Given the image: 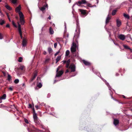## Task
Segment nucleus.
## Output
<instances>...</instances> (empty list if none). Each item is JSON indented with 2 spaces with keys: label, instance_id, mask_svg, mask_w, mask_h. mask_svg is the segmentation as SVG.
<instances>
[{
  "label": "nucleus",
  "instance_id": "1",
  "mask_svg": "<svg viewBox=\"0 0 132 132\" xmlns=\"http://www.w3.org/2000/svg\"><path fill=\"white\" fill-rule=\"evenodd\" d=\"M21 7L20 5L15 9V11L17 13H18L20 17V20L21 25H23L25 21L24 20V15L20 11L21 10Z\"/></svg>",
  "mask_w": 132,
  "mask_h": 132
},
{
  "label": "nucleus",
  "instance_id": "2",
  "mask_svg": "<svg viewBox=\"0 0 132 132\" xmlns=\"http://www.w3.org/2000/svg\"><path fill=\"white\" fill-rule=\"evenodd\" d=\"M77 48H78V46L76 45L75 43L73 42L71 47V52L73 54L76 51Z\"/></svg>",
  "mask_w": 132,
  "mask_h": 132
},
{
  "label": "nucleus",
  "instance_id": "3",
  "mask_svg": "<svg viewBox=\"0 0 132 132\" xmlns=\"http://www.w3.org/2000/svg\"><path fill=\"white\" fill-rule=\"evenodd\" d=\"M77 29H76V31L77 30H78V32L77 34H75L74 36V38H78V37L79 35L80 34V29H79V27L78 26V25L77 24Z\"/></svg>",
  "mask_w": 132,
  "mask_h": 132
},
{
  "label": "nucleus",
  "instance_id": "4",
  "mask_svg": "<svg viewBox=\"0 0 132 132\" xmlns=\"http://www.w3.org/2000/svg\"><path fill=\"white\" fill-rule=\"evenodd\" d=\"M69 67L71 69V72H74L75 71L76 67L73 64H71Z\"/></svg>",
  "mask_w": 132,
  "mask_h": 132
},
{
  "label": "nucleus",
  "instance_id": "5",
  "mask_svg": "<svg viewBox=\"0 0 132 132\" xmlns=\"http://www.w3.org/2000/svg\"><path fill=\"white\" fill-rule=\"evenodd\" d=\"M18 30L19 32V34L20 35L21 38V39H22V33L21 31V25L20 24L19 22H18Z\"/></svg>",
  "mask_w": 132,
  "mask_h": 132
},
{
  "label": "nucleus",
  "instance_id": "6",
  "mask_svg": "<svg viewBox=\"0 0 132 132\" xmlns=\"http://www.w3.org/2000/svg\"><path fill=\"white\" fill-rule=\"evenodd\" d=\"M48 5L47 4H46L45 5H44L41 8L39 7L40 9L43 12L46 9H48Z\"/></svg>",
  "mask_w": 132,
  "mask_h": 132
},
{
  "label": "nucleus",
  "instance_id": "7",
  "mask_svg": "<svg viewBox=\"0 0 132 132\" xmlns=\"http://www.w3.org/2000/svg\"><path fill=\"white\" fill-rule=\"evenodd\" d=\"M57 73L56 75V77H59L60 76H61L63 73V71L62 70H61L57 72Z\"/></svg>",
  "mask_w": 132,
  "mask_h": 132
},
{
  "label": "nucleus",
  "instance_id": "8",
  "mask_svg": "<svg viewBox=\"0 0 132 132\" xmlns=\"http://www.w3.org/2000/svg\"><path fill=\"white\" fill-rule=\"evenodd\" d=\"M117 26V27H119L121 24V21L119 19H117L116 20Z\"/></svg>",
  "mask_w": 132,
  "mask_h": 132
},
{
  "label": "nucleus",
  "instance_id": "9",
  "mask_svg": "<svg viewBox=\"0 0 132 132\" xmlns=\"http://www.w3.org/2000/svg\"><path fill=\"white\" fill-rule=\"evenodd\" d=\"M118 37L120 39L122 40H123L125 39V36L124 35H123L120 34L118 36Z\"/></svg>",
  "mask_w": 132,
  "mask_h": 132
},
{
  "label": "nucleus",
  "instance_id": "10",
  "mask_svg": "<svg viewBox=\"0 0 132 132\" xmlns=\"http://www.w3.org/2000/svg\"><path fill=\"white\" fill-rule=\"evenodd\" d=\"M111 17L109 16V14H108L106 18L105 21L106 24H107L109 23V22L110 21V20L111 19Z\"/></svg>",
  "mask_w": 132,
  "mask_h": 132
},
{
  "label": "nucleus",
  "instance_id": "11",
  "mask_svg": "<svg viewBox=\"0 0 132 132\" xmlns=\"http://www.w3.org/2000/svg\"><path fill=\"white\" fill-rule=\"evenodd\" d=\"M27 41L25 39H23L22 43V46L23 47L26 46L27 44Z\"/></svg>",
  "mask_w": 132,
  "mask_h": 132
},
{
  "label": "nucleus",
  "instance_id": "12",
  "mask_svg": "<svg viewBox=\"0 0 132 132\" xmlns=\"http://www.w3.org/2000/svg\"><path fill=\"white\" fill-rule=\"evenodd\" d=\"M119 123V120L117 119H114L113 121V123L114 125L116 126Z\"/></svg>",
  "mask_w": 132,
  "mask_h": 132
},
{
  "label": "nucleus",
  "instance_id": "13",
  "mask_svg": "<svg viewBox=\"0 0 132 132\" xmlns=\"http://www.w3.org/2000/svg\"><path fill=\"white\" fill-rule=\"evenodd\" d=\"M83 62L86 65H89L90 64V63L84 60H83Z\"/></svg>",
  "mask_w": 132,
  "mask_h": 132
},
{
  "label": "nucleus",
  "instance_id": "14",
  "mask_svg": "<svg viewBox=\"0 0 132 132\" xmlns=\"http://www.w3.org/2000/svg\"><path fill=\"white\" fill-rule=\"evenodd\" d=\"M78 3L79 4H85L86 3V2L85 0H82L81 1H78Z\"/></svg>",
  "mask_w": 132,
  "mask_h": 132
},
{
  "label": "nucleus",
  "instance_id": "15",
  "mask_svg": "<svg viewBox=\"0 0 132 132\" xmlns=\"http://www.w3.org/2000/svg\"><path fill=\"white\" fill-rule=\"evenodd\" d=\"M37 76V74L36 73H35L34 75L31 78L30 80V82L32 81L36 78Z\"/></svg>",
  "mask_w": 132,
  "mask_h": 132
},
{
  "label": "nucleus",
  "instance_id": "16",
  "mask_svg": "<svg viewBox=\"0 0 132 132\" xmlns=\"http://www.w3.org/2000/svg\"><path fill=\"white\" fill-rule=\"evenodd\" d=\"M103 80L105 83L106 84V85H107V86L109 88V90H111V88L110 87V85H109V83L106 82V81L104 79Z\"/></svg>",
  "mask_w": 132,
  "mask_h": 132
},
{
  "label": "nucleus",
  "instance_id": "17",
  "mask_svg": "<svg viewBox=\"0 0 132 132\" xmlns=\"http://www.w3.org/2000/svg\"><path fill=\"white\" fill-rule=\"evenodd\" d=\"M79 10L82 14H83L84 15H85L86 13L85 11L84 10L79 9Z\"/></svg>",
  "mask_w": 132,
  "mask_h": 132
},
{
  "label": "nucleus",
  "instance_id": "18",
  "mask_svg": "<svg viewBox=\"0 0 132 132\" xmlns=\"http://www.w3.org/2000/svg\"><path fill=\"white\" fill-rule=\"evenodd\" d=\"M33 117L34 120L37 119L38 118L37 116V114L36 113H34L33 114Z\"/></svg>",
  "mask_w": 132,
  "mask_h": 132
},
{
  "label": "nucleus",
  "instance_id": "19",
  "mask_svg": "<svg viewBox=\"0 0 132 132\" xmlns=\"http://www.w3.org/2000/svg\"><path fill=\"white\" fill-rule=\"evenodd\" d=\"M70 59H69L66 62V67L67 68H68L69 67V65L70 64Z\"/></svg>",
  "mask_w": 132,
  "mask_h": 132
},
{
  "label": "nucleus",
  "instance_id": "20",
  "mask_svg": "<svg viewBox=\"0 0 132 132\" xmlns=\"http://www.w3.org/2000/svg\"><path fill=\"white\" fill-rule=\"evenodd\" d=\"M50 32V34H52L54 33L53 30L51 27H50L49 29Z\"/></svg>",
  "mask_w": 132,
  "mask_h": 132
},
{
  "label": "nucleus",
  "instance_id": "21",
  "mask_svg": "<svg viewBox=\"0 0 132 132\" xmlns=\"http://www.w3.org/2000/svg\"><path fill=\"white\" fill-rule=\"evenodd\" d=\"M5 7L9 10H12V8L8 5H6L5 6Z\"/></svg>",
  "mask_w": 132,
  "mask_h": 132
},
{
  "label": "nucleus",
  "instance_id": "22",
  "mask_svg": "<svg viewBox=\"0 0 132 132\" xmlns=\"http://www.w3.org/2000/svg\"><path fill=\"white\" fill-rule=\"evenodd\" d=\"M61 59V56H58L56 59V63L58 61H59Z\"/></svg>",
  "mask_w": 132,
  "mask_h": 132
},
{
  "label": "nucleus",
  "instance_id": "23",
  "mask_svg": "<svg viewBox=\"0 0 132 132\" xmlns=\"http://www.w3.org/2000/svg\"><path fill=\"white\" fill-rule=\"evenodd\" d=\"M42 84L41 83H38L37 84V86L39 88H40L42 86Z\"/></svg>",
  "mask_w": 132,
  "mask_h": 132
},
{
  "label": "nucleus",
  "instance_id": "24",
  "mask_svg": "<svg viewBox=\"0 0 132 132\" xmlns=\"http://www.w3.org/2000/svg\"><path fill=\"white\" fill-rule=\"evenodd\" d=\"M5 22L4 20L2 19L0 20V24L2 25Z\"/></svg>",
  "mask_w": 132,
  "mask_h": 132
},
{
  "label": "nucleus",
  "instance_id": "25",
  "mask_svg": "<svg viewBox=\"0 0 132 132\" xmlns=\"http://www.w3.org/2000/svg\"><path fill=\"white\" fill-rule=\"evenodd\" d=\"M34 121L35 122L36 124H38L39 123V122L38 120V119H37L34 120Z\"/></svg>",
  "mask_w": 132,
  "mask_h": 132
},
{
  "label": "nucleus",
  "instance_id": "26",
  "mask_svg": "<svg viewBox=\"0 0 132 132\" xmlns=\"http://www.w3.org/2000/svg\"><path fill=\"white\" fill-rule=\"evenodd\" d=\"M123 15L125 17L127 18L128 19H129V17L128 15L126 14L125 13H123Z\"/></svg>",
  "mask_w": 132,
  "mask_h": 132
},
{
  "label": "nucleus",
  "instance_id": "27",
  "mask_svg": "<svg viewBox=\"0 0 132 132\" xmlns=\"http://www.w3.org/2000/svg\"><path fill=\"white\" fill-rule=\"evenodd\" d=\"M70 53V51L68 50H67L65 52V56H68Z\"/></svg>",
  "mask_w": 132,
  "mask_h": 132
},
{
  "label": "nucleus",
  "instance_id": "28",
  "mask_svg": "<svg viewBox=\"0 0 132 132\" xmlns=\"http://www.w3.org/2000/svg\"><path fill=\"white\" fill-rule=\"evenodd\" d=\"M6 95L5 94H4L0 98L2 99H2H5L6 98Z\"/></svg>",
  "mask_w": 132,
  "mask_h": 132
},
{
  "label": "nucleus",
  "instance_id": "29",
  "mask_svg": "<svg viewBox=\"0 0 132 132\" xmlns=\"http://www.w3.org/2000/svg\"><path fill=\"white\" fill-rule=\"evenodd\" d=\"M124 48L126 49H129L130 48L127 45H123Z\"/></svg>",
  "mask_w": 132,
  "mask_h": 132
},
{
  "label": "nucleus",
  "instance_id": "30",
  "mask_svg": "<svg viewBox=\"0 0 132 132\" xmlns=\"http://www.w3.org/2000/svg\"><path fill=\"white\" fill-rule=\"evenodd\" d=\"M116 10H113L112 13V15H114L116 14Z\"/></svg>",
  "mask_w": 132,
  "mask_h": 132
},
{
  "label": "nucleus",
  "instance_id": "31",
  "mask_svg": "<svg viewBox=\"0 0 132 132\" xmlns=\"http://www.w3.org/2000/svg\"><path fill=\"white\" fill-rule=\"evenodd\" d=\"M48 50L49 53H51L52 51V50L50 47L48 48Z\"/></svg>",
  "mask_w": 132,
  "mask_h": 132
},
{
  "label": "nucleus",
  "instance_id": "32",
  "mask_svg": "<svg viewBox=\"0 0 132 132\" xmlns=\"http://www.w3.org/2000/svg\"><path fill=\"white\" fill-rule=\"evenodd\" d=\"M19 80L18 79H15L14 81V82L15 84H17L19 83Z\"/></svg>",
  "mask_w": 132,
  "mask_h": 132
},
{
  "label": "nucleus",
  "instance_id": "33",
  "mask_svg": "<svg viewBox=\"0 0 132 132\" xmlns=\"http://www.w3.org/2000/svg\"><path fill=\"white\" fill-rule=\"evenodd\" d=\"M25 67L23 65H21L20 67V69L21 70H23Z\"/></svg>",
  "mask_w": 132,
  "mask_h": 132
},
{
  "label": "nucleus",
  "instance_id": "34",
  "mask_svg": "<svg viewBox=\"0 0 132 132\" xmlns=\"http://www.w3.org/2000/svg\"><path fill=\"white\" fill-rule=\"evenodd\" d=\"M12 23L13 25L15 27H17V26L15 23L14 21H12Z\"/></svg>",
  "mask_w": 132,
  "mask_h": 132
},
{
  "label": "nucleus",
  "instance_id": "35",
  "mask_svg": "<svg viewBox=\"0 0 132 132\" xmlns=\"http://www.w3.org/2000/svg\"><path fill=\"white\" fill-rule=\"evenodd\" d=\"M22 58L21 57H20L18 60V61L19 62H21L22 61Z\"/></svg>",
  "mask_w": 132,
  "mask_h": 132
},
{
  "label": "nucleus",
  "instance_id": "36",
  "mask_svg": "<svg viewBox=\"0 0 132 132\" xmlns=\"http://www.w3.org/2000/svg\"><path fill=\"white\" fill-rule=\"evenodd\" d=\"M11 1L13 4H15L16 3L17 0H11Z\"/></svg>",
  "mask_w": 132,
  "mask_h": 132
},
{
  "label": "nucleus",
  "instance_id": "37",
  "mask_svg": "<svg viewBox=\"0 0 132 132\" xmlns=\"http://www.w3.org/2000/svg\"><path fill=\"white\" fill-rule=\"evenodd\" d=\"M11 77L10 75H9L8 74V77H7L8 80H10L11 79Z\"/></svg>",
  "mask_w": 132,
  "mask_h": 132
},
{
  "label": "nucleus",
  "instance_id": "38",
  "mask_svg": "<svg viewBox=\"0 0 132 132\" xmlns=\"http://www.w3.org/2000/svg\"><path fill=\"white\" fill-rule=\"evenodd\" d=\"M24 121L25 122L27 123H29L28 120L27 119L25 118L24 119Z\"/></svg>",
  "mask_w": 132,
  "mask_h": 132
},
{
  "label": "nucleus",
  "instance_id": "39",
  "mask_svg": "<svg viewBox=\"0 0 132 132\" xmlns=\"http://www.w3.org/2000/svg\"><path fill=\"white\" fill-rule=\"evenodd\" d=\"M62 67L61 66H59L58 68L57 69V70H56V72H57L59 70V69Z\"/></svg>",
  "mask_w": 132,
  "mask_h": 132
},
{
  "label": "nucleus",
  "instance_id": "40",
  "mask_svg": "<svg viewBox=\"0 0 132 132\" xmlns=\"http://www.w3.org/2000/svg\"><path fill=\"white\" fill-rule=\"evenodd\" d=\"M57 43H55L54 44V47L55 48H56V46H57Z\"/></svg>",
  "mask_w": 132,
  "mask_h": 132
},
{
  "label": "nucleus",
  "instance_id": "41",
  "mask_svg": "<svg viewBox=\"0 0 132 132\" xmlns=\"http://www.w3.org/2000/svg\"><path fill=\"white\" fill-rule=\"evenodd\" d=\"M3 38V37L2 35L0 33V39H2Z\"/></svg>",
  "mask_w": 132,
  "mask_h": 132
},
{
  "label": "nucleus",
  "instance_id": "42",
  "mask_svg": "<svg viewBox=\"0 0 132 132\" xmlns=\"http://www.w3.org/2000/svg\"><path fill=\"white\" fill-rule=\"evenodd\" d=\"M9 89L10 90L12 91L13 90V88L12 87H9Z\"/></svg>",
  "mask_w": 132,
  "mask_h": 132
},
{
  "label": "nucleus",
  "instance_id": "43",
  "mask_svg": "<svg viewBox=\"0 0 132 132\" xmlns=\"http://www.w3.org/2000/svg\"><path fill=\"white\" fill-rule=\"evenodd\" d=\"M60 51H59L57 52L55 54V56H56L60 52Z\"/></svg>",
  "mask_w": 132,
  "mask_h": 132
},
{
  "label": "nucleus",
  "instance_id": "44",
  "mask_svg": "<svg viewBox=\"0 0 132 132\" xmlns=\"http://www.w3.org/2000/svg\"><path fill=\"white\" fill-rule=\"evenodd\" d=\"M6 27H8V28H10V25L9 24H7L6 26Z\"/></svg>",
  "mask_w": 132,
  "mask_h": 132
},
{
  "label": "nucleus",
  "instance_id": "45",
  "mask_svg": "<svg viewBox=\"0 0 132 132\" xmlns=\"http://www.w3.org/2000/svg\"><path fill=\"white\" fill-rule=\"evenodd\" d=\"M29 108H31L32 107V105L30 104H29Z\"/></svg>",
  "mask_w": 132,
  "mask_h": 132
},
{
  "label": "nucleus",
  "instance_id": "46",
  "mask_svg": "<svg viewBox=\"0 0 132 132\" xmlns=\"http://www.w3.org/2000/svg\"><path fill=\"white\" fill-rule=\"evenodd\" d=\"M32 110H33V114L34 113H36L35 112V110L34 108H32Z\"/></svg>",
  "mask_w": 132,
  "mask_h": 132
},
{
  "label": "nucleus",
  "instance_id": "47",
  "mask_svg": "<svg viewBox=\"0 0 132 132\" xmlns=\"http://www.w3.org/2000/svg\"><path fill=\"white\" fill-rule=\"evenodd\" d=\"M32 110H33V114L34 113H36L35 112V110L34 108H32Z\"/></svg>",
  "mask_w": 132,
  "mask_h": 132
},
{
  "label": "nucleus",
  "instance_id": "48",
  "mask_svg": "<svg viewBox=\"0 0 132 132\" xmlns=\"http://www.w3.org/2000/svg\"><path fill=\"white\" fill-rule=\"evenodd\" d=\"M46 54H47L46 52L45 51H44L43 52V54L44 55H46Z\"/></svg>",
  "mask_w": 132,
  "mask_h": 132
},
{
  "label": "nucleus",
  "instance_id": "49",
  "mask_svg": "<svg viewBox=\"0 0 132 132\" xmlns=\"http://www.w3.org/2000/svg\"><path fill=\"white\" fill-rule=\"evenodd\" d=\"M64 26H65V29H66V23L65 22H64Z\"/></svg>",
  "mask_w": 132,
  "mask_h": 132
},
{
  "label": "nucleus",
  "instance_id": "50",
  "mask_svg": "<svg viewBox=\"0 0 132 132\" xmlns=\"http://www.w3.org/2000/svg\"><path fill=\"white\" fill-rule=\"evenodd\" d=\"M35 108L37 109H38V106L37 105H35Z\"/></svg>",
  "mask_w": 132,
  "mask_h": 132
},
{
  "label": "nucleus",
  "instance_id": "51",
  "mask_svg": "<svg viewBox=\"0 0 132 132\" xmlns=\"http://www.w3.org/2000/svg\"><path fill=\"white\" fill-rule=\"evenodd\" d=\"M67 61H62V62H63V63H65L67 62Z\"/></svg>",
  "mask_w": 132,
  "mask_h": 132
},
{
  "label": "nucleus",
  "instance_id": "52",
  "mask_svg": "<svg viewBox=\"0 0 132 132\" xmlns=\"http://www.w3.org/2000/svg\"><path fill=\"white\" fill-rule=\"evenodd\" d=\"M50 96V94H48L47 95V97H49Z\"/></svg>",
  "mask_w": 132,
  "mask_h": 132
},
{
  "label": "nucleus",
  "instance_id": "53",
  "mask_svg": "<svg viewBox=\"0 0 132 132\" xmlns=\"http://www.w3.org/2000/svg\"><path fill=\"white\" fill-rule=\"evenodd\" d=\"M6 15H7L8 18H9V15L8 13H6Z\"/></svg>",
  "mask_w": 132,
  "mask_h": 132
},
{
  "label": "nucleus",
  "instance_id": "54",
  "mask_svg": "<svg viewBox=\"0 0 132 132\" xmlns=\"http://www.w3.org/2000/svg\"><path fill=\"white\" fill-rule=\"evenodd\" d=\"M2 99L0 98V103H1L2 102Z\"/></svg>",
  "mask_w": 132,
  "mask_h": 132
},
{
  "label": "nucleus",
  "instance_id": "55",
  "mask_svg": "<svg viewBox=\"0 0 132 132\" xmlns=\"http://www.w3.org/2000/svg\"><path fill=\"white\" fill-rule=\"evenodd\" d=\"M69 72V70H67L65 71V73H68Z\"/></svg>",
  "mask_w": 132,
  "mask_h": 132
},
{
  "label": "nucleus",
  "instance_id": "56",
  "mask_svg": "<svg viewBox=\"0 0 132 132\" xmlns=\"http://www.w3.org/2000/svg\"><path fill=\"white\" fill-rule=\"evenodd\" d=\"M8 19L9 20V21H10V22H11V19H10V18L9 17V18H8Z\"/></svg>",
  "mask_w": 132,
  "mask_h": 132
},
{
  "label": "nucleus",
  "instance_id": "57",
  "mask_svg": "<svg viewBox=\"0 0 132 132\" xmlns=\"http://www.w3.org/2000/svg\"><path fill=\"white\" fill-rule=\"evenodd\" d=\"M51 17L50 16H49V17H48V19H50V20L51 19Z\"/></svg>",
  "mask_w": 132,
  "mask_h": 132
},
{
  "label": "nucleus",
  "instance_id": "58",
  "mask_svg": "<svg viewBox=\"0 0 132 132\" xmlns=\"http://www.w3.org/2000/svg\"><path fill=\"white\" fill-rule=\"evenodd\" d=\"M129 50H130V51L131 52H132V49H130H130H129Z\"/></svg>",
  "mask_w": 132,
  "mask_h": 132
},
{
  "label": "nucleus",
  "instance_id": "59",
  "mask_svg": "<svg viewBox=\"0 0 132 132\" xmlns=\"http://www.w3.org/2000/svg\"><path fill=\"white\" fill-rule=\"evenodd\" d=\"M108 33H109V36H110V35H111V34H110V32H109Z\"/></svg>",
  "mask_w": 132,
  "mask_h": 132
},
{
  "label": "nucleus",
  "instance_id": "60",
  "mask_svg": "<svg viewBox=\"0 0 132 132\" xmlns=\"http://www.w3.org/2000/svg\"><path fill=\"white\" fill-rule=\"evenodd\" d=\"M130 9H131V8H129V9L128 10V12H129L130 10Z\"/></svg>",
  "mask_w": 132,
  "mask_h": 132
},
{
  "label": "nucleus",
  "instance_id": "61",
  "mask_svg": "<svg viewBox=\"0 0 132 132\" xmlns=\"http://www.w3.org/2000/svg\"><path fill=\"white\" fill-rule=\"evenodd\" d=\"M116 76H118V74L117 73H116Z\"/></svg>",
  "mask_w": 132,
  "mask_h": 132
},
{
  "label": "nucleus",
  "instance_id": "62",
  "mask_svg": "<svg viewBox=\"0 0 132 132\" xmlns=\"http://www.w3.org/2000/svg\"><path fill=\"white\" fill-rule=\"evenodd\" d=\"M123 97L124 98H125V97L124 95H123Z\"/></svg>",
  "mask_w": 132,
  "mask_h": 132
},
{
  "label": "nucleus",
  "instance_id": "63",
  "mask_svg": "<svg viewBox=\"0 0 132 132\" xmlns=\"http://www.w3.org/2000/svg\"><path fill=\"white\" fill-rule=\"evenodd\" d=\"M28 130L29 132H30V131H29V128H28Z\"/></svg>",
  "mask_w": 132,
  "mask_h": 132
},
{
  "label": "nucleus",
  "instance_id": "64",
  "mask_svg": "<svg viewBox=\"0 0 132 132\" xmlns=\"http://www.w3.org/2000/svg\"><path fill=\"white\" fill-rule=\"evenodd\" d=\"M56 82V80H55L54 81V83H55Z\"/></svg>",
  "mask_w": 132,
  "mask_h": 132
}]
</instances>
